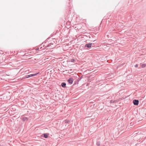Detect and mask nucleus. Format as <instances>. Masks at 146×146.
I'll list each match as a JSON object with an SVG mask.
<instances>
[{
	"label": "nucleus",
	"mask_w": 146,
	"mask_h": 146,
	"mask_svg": "<svg viewBox=\"0 0 146 146\" xmlns=\"http://www.w3.org/2000/svg\"><path fill=\"white\" fill-rule=\"evenodd\" d=\"M38 73H37L35 74H30V75H29L26 76L25 78H28L29 77H32V76H35L37 74H38Z\"/></svg>",
	"instance_id": "f257e3e1"
},
{
	"label": "nucleus",
	"mask_w": 146,
	"mask_h": 146,
	"mask_svg": "<svg viewBox=\"0 0 146 146\" xmlns=\"http://www.w3.org/2000/svg\"><path fill=\"white\" fill-rule=\"evenodd\" d=\"M139 100H134L133 101V103L134 105H138L139 104Z\"/></svg>",
	"instance_id": "f03ea898"
},
{
	"label": "nucleus",
	"mask_w": 146,
	"mask_h": 146,
	"mask_svg": "<svg viewBox=\"0 0 146 146\" xmlns=\"http://www.w3.org/2000/svg\"><path fill=\"white\" fill-rule=\"evenodd\" d=\"M74 81L73 78H70L67 80L68 82H73Z\"/></svg>",
	"instance_id": "7ed1b4c3"
},
{
	"label": "nucleus",
	"mask_w": 146,
	"mask_h": 146,
	"mask_svg": "<svg viewBox=\"0 0 146 146\" xmlns=\"http://www.w3.org/2000/svg\"><path fill=\"white\" fill-rule=\"evenodd\" d=\"M92 43H89L86 44L85 45V47H87L88 48H90L92 45Z\"/></svg>",
	"instance_id": "20e7f679"
},
{
	"label": "nucleus",
	"mask_w": 146,
	"mask_h": 146,
	"mask_svg": "<svg viewBox=\"0 0 146 146\" xmlns=\"http://www.w3.org/2000/svg\"><path fill=\"white\" fill-rule=\"evenodd\" d=\"M66 84L65 83H62L61 86L62 87L64 88L66 87Z\"/></svg>",
	"instance_id": "39448f33"
},
{
	"label": "nucleus",
	"mask_w": 146,
	"mask_h": 146,
	"mask_svg": "<svg viewBox=\"0 0 146 146\" xmlns=\"http://www.w3.org/2000/svg\"><path fill=\"white\" fill-rule=\"evenodd\" d=\"M96 144L98 146H100V142L99 141H98L97 142Z\"/></svg>",
	"instance_id": "423d86ee"
},
{
	"label": "nucleus",
	"mask_w": 146,
	"mask_h": 146,
	"mask_svg": "<svg viewBox=\"0 0 146 146\" xmlns=\"http://www.w3.org/2000/svg\"><path fill=\"white\" fill-rule=\"evenodd\" d=\"M44 137L45 138H46L47 137H48V135L46 134H44Z\"/></svg>",
	"instance_id": "0eeeda50"
},
{
	"label": "nucleus",
	"mask_w": 146,
	"mask_h": 146,
	"mask_svg": "<svg viewBox=\"0 0 146 146\" xmlns=\"http://www.w3.org/2000/svg\"><path fill=\"white\" fill-rule=\"evenodd\" d=\"M145 66V64H142L141 65L142 67L143 68Z\"/></svg>",
	"instance_id": "6e6552de"
},
{
	"label": "nucleus",
	"mask_w": 146,
	"mask_h": 146,
	"mask_svg": "<svg viewBox=\"0 0 146 146\" xmlns=\"http://www.w3.org/2000/svg\"><path fill=\"white\" fill-rule=\"evenodd\" d=\"M23 119H24V120H26V119H27L26 118V117H24V118H23Z\"/></svg>",
	"instance_id": "1a4fd4ad"
},
{
	"label": "nucleus",
	"mask_w": 146,
	"mask_h": 146,
	"mask_svg": "<svg viewBox=\"0 0 146 146\" xmlns=\"http://www.w3.org/2000/svg\"><path fill=\"white\" fill-rule=\"evenodd\" d=\"M138 66L137 64H136V65H135V67H136V68H137V67H138Z\"/></svg>",
	"instance_id": "9d476101"
},
{
	"label": "nucleus",
	"mask_w": 146,
	"mask_h": 146,
	"mask_svg": "<svg viewBox=\"0 0 146 146\" xmlns=\"http://www.w3.org/2000/svg\"><path fill=\"white\" fill-rule=\"evenodd\" d=\"M70 83V84H72V82H71V83Z\"/></svg>",
	"instance_id": "9b49d317"
}]
</instances>
